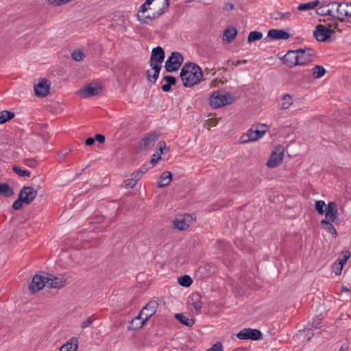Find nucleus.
<instances>
[{"instance_id":"052dcab7","label":"nucleus","mask_w":351,"mask_h":351,"mask_svg":"<svg viewBox=\"0 0 351 351\" xmlns=\"http://www.w3.org/2000/svg\"><path fill=\"white\" fill-rule=\"evenodd\" d=\"M247 62V60H237V62H232V64L235 65V66H237V65H239L241 64H245Z\"/></svg>"},{"instance_id":"6ab92c4d","label":"nucleus","mask_w":351,"mask_h":351,"mask_svg":"<svg viewBox=\"0 0 351 351\" xmlns=\"http://www.w3.org/2000/svg\"><path fill=\"white\" fill-rule=\"evenodd\" d=\"M267 36L274 40H288L290 34L283 29H271L268 32Z\"/></svg>"},{"instance_id":"13d9d810","label":"nucleus","mask_w":351,"mask_h":351,"mask_svg":"<svg viewBox=\"0 0 351 351\" xmlns=\"http://www.w3.org/2000/svg\"><path fill=\"white\" fill-rule=\"evenodd\" d=\"M94 143H95V138H92V137H89V138H86L85 141V144L87 146H90V145H93Z\"/></svg>"},{"instance_id":"0eeeda50","label":"nucleus","mask_w":351,"mask_h":351,"mask_svg":"<svg viewBox=\"0 0 351 351\" xmlns=\"http://www.w3.org/2000/svg\"><path fill=\"white\" fill-rule=\"evenodd\" d=\"M184 60L183 56L178 52H172L165 62L167 72H173L179 69Z\"/></svg>"},{"instance_id":"dca6fc26","label":"nucleus","mask_w":351,"mask_h":351,"mask_svg":"<svg viewBox=\"0 0 351 351\" xmlns=\"http://www.w3.org/2000/svg\"><path fill=\"white\" fill-rule=\"evenodd\" d=\"M46 278L47 277L41 275H35L29 285V291L32 293H36L41 290L45 285H47Z\"/></svg>"},{"instance_id":"4468645a","label":"nucleus","mask_w":351,"mask_h":351,"mask_svg":"<svg viewBox=\"0 0 351 351\" xmlns=\"http://www.w3.org/2000/svg\"><path fill=\"white\" fill-rule=\"evenodd\" d=\"M37 194L38 191L36 189L32 186H25L21 189L19 195H21L22 199L24 200V204L29 205L33 202Z\"/></svg>"},{"instance_id":"79ce46f5","label":"nucleus","mask_w":351,"mask_h":351,"mask_svg":"<svg viewBox=\"0 0 351 351\" xmlns=\"http://www.w3.org/2000/svg\"><path fill=\"white\" fill-rule=\"evenodd\" d=\"M47 1L49 5H54V6H60V5L68 3L69 2L71 1L72 0H47Z\"/></svg>"},{"instance_id":"5701e85b","label":"nucleus","mask_w":351,"mask_h":351,"mask_svg":"<svg viewBox=\"0 0 351 351\" xmlns=\"http://www.w3.org/2000/svg\"><path fill=\"white\" fill-rule=\"evenodd\" d=\"M237 35V29L234 27H227L223 33V40L228 43H232Z\"/></svg>"},{"instance_id":"7c9ffc66","label":"nucleus","mask_w":351,"mask_h":351,"mask_svg":"<svg viewBox=\"0 0 351 351\" xmlns=\"http://www.w3.org/2000/svg\"><path fill=\"white\" fill-rule=\"evenodd\" d=\"M173 225L174 228L179 230H184L189 226L184 218L174 219L173 221Z\"/></svg>"},{"instance_id":"338daca9","label":"nucleus","mask_w":351,"mask_h":351,"mask_svg":"<svg viewBox=\"0 0 351 351\" xmlns=\"http://www.w3.org/2000/svg\"><path fill=\"white\" fill-rule=\"evenodd\" d=\"M330 6L332 7V8H331V9H332V10H334V9L335 10V8H336V7H337V5H335V6H332V5H330Z\"/></svg>"},{"instance_id":"4d7b16f0","label":"nucleus","mask_w":351,"mask_h":351,"mask_svg":"<svg viewBox=\"0 0 351 351\" xmlns=\"http://www.w3.org/2000/svg\"><path fill=\"white\" fill-rule=\"evenodd\" d=\"M223 9V10H227V11L232 10L234 9V5L233 3L228 2V3H225Z\"/></svg>"},{"instance_id":"680f3d73","label":"nucleus","mask_w":351,"mask_h":351,"mask_svg":"<svg viewBox=\"0 0 351 351\" xmlns=\"http://www.w3.org/2000/svg\"><path fill=\"white\" fill-rule=\"evenodd\" d=\"M339 351H348V346L347 345H342Z\"/></svg>"},{"instance_id":"2f4dec72","label":"nucleus","mask_w":351,"mask_h":351,"mask_svg":"<svg viewBox=\"0 0 351 351\" xmlns=\"http://www.w3.org/2000/svg\"><path fill=\"white\" fill-rule=\"evenodd\" d=\"M311 71L313 77L315 79L323 77L326 72V69L322 66L319 65L315 66Z\"/></svg>"},{"instance_id":"7ed1b4c3","label":"nucleus","mask_w":351,"mask_h":351,"mask_svg":"<svg viewBox=\"0 0 351 351\" xmlns=\"http://www.w3.org/2000/svg\"><path fill=\"white\" fill-rule=\"evenodd\" d=\"M164 59L165 51L160 46L154 47L152 51L149 60V65L154 70V75H151L150 70H147L146 72L147 80L151 82L155 83L157 80L161 69L160 64L164 61Z\"/></svg>"},{"instance_id":"9d476101","label":"nucleus","mask_w":351,"mask_h":351,"mask_svg":"<svg viewBox=\"0 0 351 351\" xmlns=\"http://www.w3.org/2000/svg\"><path fill=\"white\" fill-rule=\"evenodd\" d=\"M315 55L316 52L312 48L298 49L299 65H305L312 62Z\"/></svg>"},{"instance_id":"f8f14e48","label":"nucleus","mask_w":351,"mask_h":351,"mask_svg":"<svg viewBox=\"0 0 351 351\" xmlns=\"http://www.w3.org/2000/svg\"><path fill=\"white\" fill-rule=\"evenodd\" d=\"M261 336L262 333L259 330L249 328L243 329L237 335V337L239 339H251L254 341L260 339L261 338Z\"/></svg>"},{"instance_id":"09e8293b","label":"nucleus","mask_w":351,"mask_h":351,"mask_svg":"<svg viewBox=\"0 0 351 351\" xmlns=\"http://www.w3.org/2000/svg\"><path fill=\"white\" fill-rule=\"evenodd\" d=\"M342 269H343V266H341V265L338 264L337 262H336L334 264L333 267H332L333 271L337 276L340 275L341 274Z\"/></svg>"},{"instance_id":"0e129e2a","label":"nucleus","mask_w":351,"mask_h":351,"mask_svg":"<svg viewBox=\"0 0 351 351\" xmlns=\"http://www.w3.org/2000/svg\"><path fill=\"white\" fill-rule=\"evenodd\" d=\"M341 291H350V289H348V287H346L343 286V287H341Z\"/></svg>"},{"instance_id":"37998d69","label":"nucleus","mask_w":351,"mask_h":351,"mask_svg":"<svg viewBox=\"0 0 351 351\" xmlns=\"http://www.w3.org/2000/svg\"><path fill=\"white\" fill-rule=\"evenodd\" d=\"M142 321H143V318L138 321H135V317L133 318L132 319V321L130 322V325L128 326V329L135 330L136 329L141 328L142 327L136 328L135 326H138V325L141 324Z\"/></svg>"},{"instance_id":"a878e982","label":"nucleus","mask_w":351,"mask_h":351,"mask_svg":"<svg viewBox=\"0 0 351 351\" xmlns=\"http://www.w3.org/2000/svg\"><path fill=\"white\" fill-rule=\"evenodd\" d=\"M331 222H332V221L324 219L320 221V223H321L322 228L323 229H324L328 232H329V233L332 234V235H334L335 237H336L337 234V232L335 228L334 227V226L332 224Z\"/></svg>"},{"instance_id":"b1692460","label":"nucleus","mask_w":351,"mask_h":351,"mask_svg":"<svg viewBox=\"0 0 351 351\" xmlns=\"http://www.w3.org/2000/svg\"><path fill=\"white\" fill-rule=\"evenodd\" d=\"M77 347L78 339L76 337H73L69 342L62 345L59 351H77Z\"/></svg>"},{"instance_id":"c85d7f7f","label":"nucleus","mask_w":351,"mask_h":351,"mask_svg":"<svg viewBox=\"0 0 351 351\" xmlns=\"http://www.w3.org/2000/svg\"><path fill=\"white\" fill-rule=\"evenodd\" d=\"M319 4V0H315L312 1H309L305 3H301L298 5V9L300 11H306L308 10H312L315 8Z\"/></svg>"},{"instance_id":"f704fd0d","label":"nucleus","mask_w":351,"mask_h":351,"mask_svg":"<svg viewBox=\"0 0 351 351\" xmlns=\"http://www.w3.org/2000/svg\"><path fill=\"white\" fill-rule=\"evenodd\" d=\"M271 18L274 20H279V19H288L291 15V12H280L279 11H275L272 13H271Z\"/></svg>"},{"instance_id":"20e7f679","label":"nucleus","mask_w":351,"mask_h":351,"mask_svg":"<svg viewBox=\"0 0 351 351\" xmlns=\"http://www.w3.org/2000/svg\"><path fill=\"white\" fill-rule=\"evenodd\" d=\"M234 101V98L230 93L221 94L220 90L215 91L210 97V104L214 108L231 104Z\"/></svg>"},{"instance_id":"cd10ccee","label":"nucleus","mask_w":351,"mask_h":351,"mask_svg":"<svg viewBox=\"0 0 351 351\" xmlns=\"http://www.w3.org/2000/svg\"><path fill=\"white\" fill-rule=\"evenodd\" d=\"M0 194L4 197H9L14 195L13 189L6 183H0Z\"/></svg>"},{"instance_id":"69168bd1","label":"nucleus","mask_w":351,"mask_h":351,"mask_svg":"<svg viewBox=\"0 0 351 351\" xmlns=\"http://www.w3.org/2000/svg\"><path fill=\"white\" fill-rule=\"evenodd\" d=\"M313 326H314L315 328H319V322H316V323H315V321H314V322H313Z\"/></svg>"},{"instance_id":"a18cd8bd","label":"nucleus","mask_w":351,"mask_h":351,"mask_svg":"<svg viewBox=\"0 0 351 351\" xmlns=\"http://www.w3.org/2000/svg\"><path fill=\"white\" fill-rule=\"evenodd\" d=\"M158 147V151L156 152V154H160V156L161 157V155L163 154V150L167 148L165 142L163 141H159Z\"/></svg>"},{"instance_id":"ddd939ff","label":"nucleus","mask_w":351,"mask_h":351,"mask_svg":"<svg viewBox=\"0 0 351 351\" xmlns=\"http://www.w3.org/2000/svg\"><path fill=\"white\" fill-rule=\"evenodd\" d=\"M101 87L99 86H93L92 84H87L84 87L78 90L77 93L82 98L98 95L101 93Z\"/></svg>"},{"instance_id":"8fccbe9b","label":"nucleus","mask_w":351,"mask_h":351,"mask_svg":"<svg viewBox=\"0 0 351 351\" xmlns=\"http://www.w3.org/2000/svg\"><path fill=\"white\" fill-rule=\"evenodd\" d=\"M93 322V319L92 317H88L86 320L82 322L81 324V328H86L88 326H90Z\"/></svg>"},{"instance_id":"58836bf2","label":"nucleus","mask_w":351,"mask_h":351,"mask_svg":"<svg viewBox=\"0 0 351 351\" xmlns=\"http://www.w3.org/2000/svg\"><path fill=\"white\" fill-rule=\"evenodd\" d=\"M14 173L22 177H29L30 172L26 169H22L20 167L14 166L12 168Z\"/></svg>"},{"instance_id":"423d86ee","label":"nucleus","mask_w":351,"mask_h":351,"mask_svg":"<svg viewBox=\"0 0 351 351\" xmlns=\"http://www.w3.org/2000/svg\"><path fill=\"white\" fill-rule=\"evenodd\" d=\"M329 5L332 6L337 5L335 8L336 12V18L341 21H343L345 17H351V2L350 3H337L336 1H331L329 3Z\"/></svg>"},{"instance_id":"2eb2a0df","label":"nucleus","mask_w":351,"mask_h":351,"mask_svg":"<svg viewBox=\"0 0 351 351\" xmlns=\"http://www.w3.org/2000/svg\"><path fill=\"white\" fill-rule=\"evenodd\" d=\"M265 134V130H255L252 129L249 130L245 134H243L241 138V143H247L252 141H255L261 138Z\"/></svg>"},{"instance_id":"f03ea898","label":"nucleus","mask_w":351,"mask_h":351,"mask_svg":"<svg viewBox=\"0 0 351 351\" xmlns=\"http://www.w3.org/2000/svg\"><path fill=\"white\" fill-rule=\"evenodd\" d=\"M180 77L185 87H192L202 81L203 73L198 65L188 62L182 68Z\"/></svg>"},{"instance_id":"39448f33","label":"nucleus","mask_w":351,"mask_h":351,"mask_svg":"<svg viewBox=\"0 0 351 351\" xmlns=\"http://www.w3.org/2000/svg\"><path fill=\"white\" fill-rule=\"evenodd\" d=\"M159 304L156 301H150L140 311L138 315L135 317V321L140 320L143 318V321L141 322V324L135 326L136 328L138 327H143L144 324L146 323V322L152 316L154 315L157 310V308L158 307Z\"/></svg>"},{"instance_id":"49530a36","label":"nucleus","mask_w":351,"mask_h":351,"mask_svg":"<svg viewBox=\"0 0 351 351\" xmlns=\"http://www.w3.org/2000/svg\"><path fill=\"white\" fill-rule=\"evenodd\" d=\"M207 351H223L222 343L221 342H217Z\"/></svg>"},{"instance_id":"3c124183","label":"nucleus","mask_w":351,"mask_h":351,"mask_svg":"<svg viewBox=\"0 0 351 351\" xmlns=\"http://www.w3.org/2000/svg\"><path fill=\"white\" fill-rule=\"evenodd\" d=\"M136 184V182L134 181L133 179H128L124 181V186L126 188H133Z\"/></svg>"},{"instance_id":"a19ab883","label":"nucleus","mask_w":351,"mask_h":351,"mask_svg":"<svg viewBox=\"0 0 351 351\" xmlns=\"http://www.w3.org/2000/svg\"><path fill=\"white\" fill-rule=\"evenodd\" d=\"M23 203H24V200L22 199L21 195H19L18 199L14 202L12 207L14 210H20L23 206Z\"/></svg>"},{"instance_id":"bf43d9fd","label":"nucleus","mask_w":351,"mask_h":351,"mask_svg":"<svg viewBox=\"0 0 351 351\" xmlns=\"http://www.w3.org/2000/svg\"><path fill=\"white\" fill-rule=\"evenodd\" d=\"M162 90L164 92H169L171 90V86L168 84H165L162 86Z\"/></svg>"},{"instance_id":"6e6d98bb","label":"nucleus","mask_w":351,"mask_h":351,"mask_svg":"<svg viewBox=\"0 0 351 351\" xmlns=\"http://www.w3.org/2000/svg\"><path fill=\"white\" fill-rule=\"evenodd\" d=\"M149 163L144 164L138 170L143 173L145 174L150 168Z\"/></svg>"},{"instance_id":"4c0bfd02","label":"nucleus","mask_w":351,"mask_h":351,"mask_svg":"<svg viewBox=\"0 0 351 351\" xmlns=\"http://www.w3.org/2000/svg\"><path fill=\"white\" fill-rule=\"evenodd\" d=\"M326 206L324 201L322 200L317 201L315 205V210L322 215L324 214Z\"/></svg>"},{"instance_id":"e2e57ef3","label":"nucleus","mask_w":351,"mask_h":351,"mask_svg":"<svg viewBox=\"0 0 351 351\" xmlns=\"http://www.w3.org/2000/svg\"><path fill=\"white\" fill-rule=\"evenodd\" d=\"M209 121L210 123L211 126H215L217 124V121L215 119H211L209 120Z\"/></svg>"},{"instance_id":"ea45409f","label":"nucleus","mask_w":351,"mask_h":351,"mask_svg":"<svg viewBox=\"0 0 351 351\" xmlns=\"http://www.w3.org/2000/svg\"><path fill=\"white\" fill-rule=\"evenodd\" d=\"M85 54L84 53L81 51V50H74L73 52L72 53V58L75 60V61H81L84 58H85Z\"/></svg>"},{"instance_id":"c03bdc74","label":"nucleus","mask_w":351,"mask_h":351,"mask_svg":"<svg viewBox=\"0 0 351 351\" xmlns=\"http://www.w3.org/2000/svg\"><path fill=\"white\" fill-rule=\"evenodd\" d=\"M163 80L167 82L166 84H168L171 86L175 85L177 82L176 78L171 75H165L163 77Z\"/></svg>"},{"instance_id":"f3484780","label":"nucleus","mask_w":351,"mask_h":351,"mask_svg":"<svg viewBox=\"0 0 351 351\" xmlns=\"http://www.w3.org/2000/svg\"><path fill=\"white\" fill-rule=\"evenodd\" d=\"M298 59H299V58H298V49H296V50H289L282 57V61L288 67L292 68V67H293L295 66L299 65Z\"/></svg>"},{"instance_id":"72a5a7b5","label":"nucleus","mask_w":351,"mask_h":351,"mask_svg":"<svg viewBox=\"0 0 351 351\" xmlns=\"http://www.w3.org/2000/svg\"><path fill=\"white\" fill-rule=\"evenodd\" d=\"M282 101L280 110H287L293 104V99L289 94H285L282 97Z\"/></svg>"},{"instance_id":"864d4df0","label":"nucleus","mask_w":351,"mask_h":351,"mask_svg":"<svg viewBox=\"0 0 351 351\" xmlns=\"http://www.w3.org/2000/svg\"><path fill=\"white\" fill-rule=\"evenodd\" d=\"M160 160V154H154L153 156H152V158L150 160V161L149 162V164L152 165V167H154L155 165V164L159 160Z\"/></svg>"},{"instance_id":"c9c22d12","label":"nucleus","mask_w":351,"mask_h":351,"mask_svg":"<svg viewBox=\"0 0 351 351\" xmlns=\"http://www.w3.org/2000/svg\"><path fill=\"white\" fill-rule=\"evenodd\" d=\"M263 38V34L261 32L252 31L250 33L247 37V42L249 43L261 40Z\"/></svg>"},{"instance_id":"393cba45","label":"nucleus","mask_w":351,"mask_h":351,"mask_svg":"<svg viewBox=\"0 0 351 351\" xmlns=\"http://www.w3.org/2000/svg\"><path fill=\"white\" fill-rule=\"evenodd\" d=\"M189 302L197 311H200L203 306V303L200 300V295L197 293L192 294Z\"/></svg>"},{"instance_id":"9b49d317","label":"nucleus","mask_w":351,"mask_h":351,"mask_svg":"<svg viewBox=\"0 0 351 351\" xmlns=\"http://www.w3.org/2000/svg\"><path fill=\"white\" fill-rule=\"evenodd\" d=\"M51 83L45 78L39 80L37 84H34V89L35 95L40 97H45L49 93Z\"/></svg>"},{"instance_id":"6e6552de","label":"nucleus","mask_w":351,"mask_h":351,"mask_svg":"<svg viewBox=\"0 0 351 351\" xmlns=\"http://www.w3.org/2000/svg\"><path fill=\"white\" fill-rule=\"evenodd\" d=\"M331 27V25H330V27H326L325 25L321 24L317 25L313 32V36L315 39L319 42L330 40V34L335 33V31L330 28Z\"/></svg>"},{"instance_id":"1a4fd4ad","label":"nucleus","mask_w":351,"mask_h":351,"mask_svg":"<svg viewBox=\"0 0 351 351\" xmlns=\"http://www.w3.org/2000/svg\"><path fill=\"white\" fill-rule=\"evenodd\" d=\"M284 157V148L282 146H278L276 149L272 152L267 166L270 168H274L280 165Z\"/></svg>"},{"instance_id":"774afa93","label":"nucleus","mask_w":351,"mask_h":351,"mask_svg":"<svg viewBox=\"0 0 351 351\" xmlns=\"http://www.w3.org/2000/svg\"><path fill=\"white\" fill-rule=\"evenodd\" d=\"M150 71H151V75H154V70L152 69V70H150Z\"/></svg>"},{"instance_id":"603ef678","label":"nucleus","mask_w":351,"mask_h":351,"mask_svg":"<svg viewBox=\"0 0 351 351\" xmlns=\"http://www.w3.org/2000/svg\"><path fill=\"white\" fill-rule=\"evenodd\" d=\"M143 173L139 171H136L132 173L131 178L133 179L134 181L137 182V181L141 179V178L143 176Z\"/></svg>"},{"instance_id":"f257e3e1","label":"nucleus","mask_w":351,"mask_h":351,"mask_svg":"<svg viewBox=\"0 0 351 351\" xmlns=\"http://www.w3.org/2000/svg\"><path fill=\"white\" fill-rule=\"evenodd\" d=\"M169 5V0H146L139 8L138 19L141 23L149 24L162 15Z\"/></svg>"},{"instance_id":"bb28decb","label":"nucleus","mask_w":351,"mask_h":351,"mask_svg":"<svg viewBox=\"0 0 351 351\" xmlns=\"http://www.w3.org/2000/svg\"><path fill=\"white\" fill-rule=\"evenodd\" d=\"M175 317L182 324L186 326H192L195 324V319H189L182 313H176Z\"/></svg>"},{"instance_id":"de8ad7c7","label":"nucleus","mask_w":351,"mask_h":351,"mask_svg":"<svg viewBox=\"0 0 351 351\" xmlns=\"http://www.w3.org/2000/svg\"><path fill=\"white\" fill-rule=\"evenodd\" d=\"M350 252L348 251H346L344 254V256L342 258L338 259V264L341 265V266H343V265L347 262L348 259L350 257Z\"/></svg>"},{"instance_id":"412c9836","label":"nucleus","mask_w":351,"mask_h":351,"mask_svg":"<svg viewBox=\"0 0 351 351\" xmlns=\"http://www.w3.org/2000/svg\"><path fill=\"white\" fill-rule=\"evenodd\" d=\"M158 138V134L156 132H152L147 136H145L139 143V148L143 150L149 147L152 143H154Z\"/></svg>"},{"instance_id":"473e14b6","label":"nucleus","mask_w":351,"mask_h":351,"mask_svg":"<svg viewBox=\"0 0 351 351\" xmlns=\"http://www.w3.org/2000/svg\"><path fill=\"white\" fill-rule=\"evenodd\" d=\"M14 117V113L9 110L0 112V124H3Z\"/></svg>"},{"instance_id":"4be33fe9","label":"nucleus","mask_w":351,"mask_h":351,"mask_svg":"<svg viewBox=\"0 0 351 351\" xmlns=\"http://www.w3.org/2000/svg\"><path fill=\"white\" fill-rule=\"evenodd\" d=\"M172 180V173L170 171H164L160 176V180L157 182L158 187L168 186Z\"/></svg>"},{"instance_id":"5fc2aeb1","label":"nucleus","mask_w":351,"mask_h":351,"mask_svg":"<svg viewBox=\"0 0 351 351\" xmlns=\"http://www.w3.org/2000/svg\"><path fill=\"white\" fill-rule=\"evenodd\" d=\"M95 141H97L99 143L105 142V136L103 134H97L95 136Z\"/></svg>"},{"instance_id":"a211bd4d","label":"nucleus","mask_w":351,"mask_h":351,"mask_svg":"<svg viewBox=\"0 0 351 351\" xmlns=\"http://www.w3.org/2000/svg\"><path fill=\"white\" fill-rule=\"evenodd\" d=\"M337 213H338V208L337 205L335 202H330L325 210V215L326 219L330 221H332V222H335L337 220L339 221V219L337 218Z\"/></svg>"},{"instance_id":"c756f323","label":"nucleus","mask_w":351,"mask_h":351,"mask_svg":"<svg viewBox=\"0 0 351 351\" xmlns=\"http://www.w3.org/2000/svg\"><path fill=\"white\" fill-rule=\"evenodd\" d=\"M329 3L326 5H322L319 7L317 11V14L319 15H328L332 17H336V12L335 10H332V9L328 8Z\"/></svg>"},{"instance_id":"e433bc0d","label":"nucleus","mask_w":351,"mask_h":351,"mask_svg":"<svg viewBox=\"0 0 351 351\" xmlns=\"http://www.w3.org/2000/svg\"><path fill=\"white\" fill-rule=\"evenodd\" d=\"M193 282L192 278L188 275H183L178 278V283L183 287H188Z\"/></svg>"},{"instance_id":"aec40b11","label":"nucleus","mask_w":351,"mask_h":351,"mask_svg":"<svg viewBox=\"0 0 351 351\" xmlns=\"http://www.w3.org/2000/svg\"><path fill=\"white\" fill-rule=\"evenodd\" d=\"M46 282L47 285L50 288L60 289L64 287L65 284V280L51 274L47 276Z\"/></svg>"}]
</instances>
